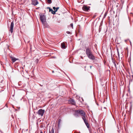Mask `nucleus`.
<instances>
[{
    "label": "nucleus",
    "mask_w": 133,
    "mask_h": 133,
    "mask_svg": "<svg viewBox=\"0 0 133 133\" xmlns=\"http://www.w3.org/2000/svg\"><path fill=\"white\" fill-rule=\"evenodd\" d=\"M70 26L72 28V29L73 28V24L72 23H71L70 24Z\"/></svg>",
    "instance_id": "19"
},
{
    "label": "nucleus",
    "mask_w": 133,
    "mask_h": 133,
    "mask_svg": "<svg viewBox=\"0 0 133 133\" xmlns=\"http://www.w3.org/2000/svg\"><path fill=\"white\" fill-rule=\"evenodd\" d=\"M14 23L13 22H11L10 25V32L11 33H12L13 32V29L14 27Z\"/></svg>",
    "instance_id": "7"
},
{
    "label": "nucleus",
    "mask_w": 133,
    "mask_h": 133,
    "mask_svg": "<svg viewBox=\"0 0 133 133\" xmlns=\"http://www.w3.org/2000/svg\"><path fill=\"white\" fill-rule=\"evenodd\" d=\"M82 57H81V58H82Z\"/></svg>",
    "instance_id": "29"
},
{
    "label": "nucleus",
    "mask_w": 133,
    "mask_h": 133,
    "mask_svg": "<svg viewBox=\"0 0 133 133\" xmlns=\"http://www.w3.org/2000/svg\"><path fill=\"white\" fill-rule=\"evenodd\" d=\"M61 48H66V46L65 45V44L64 43H61Z\"/></svg>",
    "instance_id": "12"
},
{
    "label": "nucleus",
    "mask_w": 133,
    "mask_h": 133,
    "mask_svg": "<svg viewBox=\"0 0 133 133\" xmlns=\"http://www.w3.org/2000/svg\"><path fill=\"white\" fill-rule=\"evenodd\" d=\"M66 33L67 34H71V32H70V31H66Z\"/></svg>",
    "instance_id": "15"
},
{
    "label": "nucleus",
    "mask_w": 133,
    "mask_h": 133,
    "mask_svg": "<svg viewBox=\"0 0 133 133\" xmlns=\"http://www.w3.org/2000/svg\"><path fill=\"white\" fill-rule=\"evenodd\" d=\"M53 8L54 10H56L55 9H56V8L55 7H53Z\"/></svg>",
    "instance_id": "22"
},
{
    "label": "nucleus",
    "mask_w": 133,
    "mask_h": 133,
    "mask_svg": "<svg viewBox=\"0 0 133 133\" xmlns=\"http://www.w3.org/2000/svg\"><path fill=\"white\" fill-rule=\"evenodd\" d=\"M49 133H51V132L50 131H49Z\"/></svg>",
    "instance_id": "27"
},
{
    "label": "nucleus",
    "mask_w": 133,
    "mask_h": 133,
    "mask_svg": "<svg viewBox=\"0 0 133 133\" xmlns=\"http://www.w3.org/2000/svg\"><path fill=\"white\" fill-rule=\"evenodd\" d=\"M47 8L48 9H49V12H51V13L53 14H55L56 11H53V10L51 9L50 8L48 7H47Z\"/></svg>",
    "instance_id": "10"
},
{
    "label": "nucleus",
    "mask_w": 133,
    "mask_h": 133,
    "mask_svg": "<svg viewBox=\"0 0 133 133\" xmlns=\"http://www.w3.org/2000/svg\"><path fill=\"white\" fill-rule=\"evenodd\" d=\"M69 102L70 103H71L73 105H75V101L73 99L69 100Z\"/></svg>",
    "instance_id": "11"
},
{
    "label": "nucleus",
    "mask_w": 133,
    "mask_h": 133,
    "mask_svg": "<svg viewBox=\"0 0 133 133\" xmlns=\"http://www.w3.org/2000/svg\"><path fill=\"white\" fill-rule=\"evenodd\" d=\"M45 110L42 109H40L37 112V113L39 115H40L41 116H42Z\"/></svg>",
    "instance_id": "5"
},
{
    "label": "nucleus",
    "mask_w": 133,
    "mask_h": 133,
    "mask_svg": "<svg viewBox=\"0 0 133 133\" xmlns=\"http://www.w3.org/2000/svg\"><path fill=\"white\" fill-rule=\"evenodd\" d=\"M10 58L11 59L13 63H14L18 59V58H16L14 57L11 56Z\"/></svg>",
    "instance_id": "9"
},
{
    "label": "nucleus",
    "mask_w": 133,
    "mask_h": 133,
    "mask_svg": "<svg viewBox=\"0 0 133 133\" xmlns=\"http://www.w3.org/2000/svg\"><path fill=\"white\" fill-rule=\"evenodd\" d=\"M112 62H113L114 64H115V61L114 60H113V58H112Z\"/></svg>",
    "instance_id": "17"
},
{
    "label": "nucleus",
    "mask_w": 133,
    "mask_h": 133,
    "mask_svg": "<svg viewBox=\"0 0 133 133\" xmlns=\"http://www.w3.org/2000/svg\"><path fill=\"white\" fill-rule=\"evenodd\" d=\"M112 62H113L114 64H115V61L114 60H113V58H112Z\"/></svg>",
    "instance_id": "18"
},
{
    "label": "nucleus",
    "mask_w": 133,
    "mask_h": 133,
    "mask_svg": "<svg viewBox=\"0 0 133 133\" xmlns=\"http://www.w3.org/2000/svg\"><path fill=\"white\" fill-rule=\"evenodd\" d=\"M61 119H59L58 121V125H59L60 124V123L61 122Z\"/></svg>",
    "instance_id": "20"
},
{
    "label": "nucleus",
    "mask_w": 133,
    "mask_h": 133,
    "mask_svg": "<svg viewBox=\"0 0 133 133\" xmlns=\"http://www.w3.org/2000/svg\"><path fill=\"white\" fill-rule=\"evenodd\" d=\"M48 3L49 4L51 3V0H48Z\"/></svg>",
    "instance_id": "14"
},
{
    "label": "nucleus",
    "mask_w": 133,
    "mask_h": 133,
    "mask_svg": "<svg viewBox=\"0 0 133 133\" xmlns=\"http://www.w3.org/2000/svg\"><path fill=\"white\" fill-rule=\"evenodd\" d=\"M39 17L42 24L45 25L46 22V18L45 15L42 14L39 15Z\"/></svg>",
    "instance_id": "2"
},
{
    "label": "nucleus",
    "mask_w": 133,
    "mask_h": 133,
    "mask_svg": "<svg viewBox=\"0 0 133 133\" xmlns=\"http://www.w3.org/2000/svg\"><path fill=\"white\" fill-rule=\"evenodd\" d=\"M114 65L115 67H116V68H117L116 67V63H115V64H114Z\"/></svg>",
    "instance_id": "23"
},
{
    "label": "nucleus",
    "mask_w": 133,
    "mask_h": 133,
    "mask_svg": "<svg viewBox=\"0 0 133 133\" xmlns=\"http://www.w3.org/2000/svg\"><path fill=\"white\" fill-rule=\"evenodd\" d=\"M85 53L88 58L92 60H95V57L93 55L90 49L87 48L86 49Z\"/></svg>",
    "instance_id": "1"
},
{
    "label": "nucleus",
    "mask_w": 133,
    "mask_h": 133,
    "mask_svg": "<svg viewBox=\"0 0 133 133\" xmlns=\"http://www.w3.org/2000/svg\"><path fill=\"white\" fill-rule=\"evenodd\" d=\"M59 9V7H57L56 8V10H55V11H56V12L57 11V10L58 9Z\"/></svg>",
    "instance_id": "21"
},
{
    "label": "nucleus",
    "mask_w": 133,
    "mask_h": 133,
    "mask_svg": "<svg viewBox=\"0 0 133 133\" xmlns=\"http://www.w3.org/2000/svg\"><path fill=\"white\" fill-rule=\"evenodd\" d=\"M81 99H82V100L83 101V99L82 98H81Z\"/></svg>",
    "instance_id": "28"
},
{
    "label": "nucleus",
    "mask_w": 133,
    "mask_h": 133,
    "mask_svg": "<svg viewBox=\"0 0 133 133\" xmlns=\"http://www.w3.org/2000/svg\"><path fill=\"white\" fill-rule=\"evenodd\" d=\"M38 3V2L37 0H32V1L31 4L34 6L37 5Z\"/></svg>",
    "instance_id": "6"
},
{
    "label": "nucleus",
    "mask_w": 133,
    "mask_h": 133,
    "mask_svg": "<svg viewBox=\"0 0 133 133\" xmlns=\"http://www.w3.org/2000/svg\"><path fill=\"white\" fill-rule=\"evenodd\" d=\"M40 133H43V132H42V131H40Z\"/></svg>",
    "instance_id": "26"
},
{
    "label": "nucleus",
    "mask_w": 133,
    "mask_h": 133,
    "mask_svg": "<svg viewBox=\"0 0 133 133\" xmlns=\"http://www.w3.org/2000/svg\"><path fill=\"white\" fill-rule=\"evenodd\" d=\"M117 53H118V57H119V52L118 50V49H117Z\"/></svg>",
    "instance_id": "16"
},
{
    "label": "nucleus",
    "mask_w": 133,
    "mask_h": 133,
    "mask_svg": "<svg viewBox=\"0 0 133 133\" xmlns=\"http://www.w3.org/2000/svg\"><path fill=\"white\" fill-rule=\"evenodd\" d=\"M75 113L80 114L82 117H85V114L84 112L82 110H78L76 111Z\"/></svg>",
    "instance_id": "3"
},
{
    "label": "nucleus",
    "mask_w": 133,
    "mask_h": 133,
    "mask_svg": "<svg viewBox=\"0 0 133 133\" xmlns=\"http://www.w3.org/2000/svg\"><path fill=\"white\" fill-rule=\"evenodd\" d=\"M82 118L83 119L85 123V124L87 126V127L88 128L89 125L87 121V120H86V117H82Z\"/></svg>",
    "instance_id": "8"
},
{
    "label": "nucleus",
    "mask_w": 133,
    "mask_h": 133,
    "mask_svg": "<svg viewBox=\"0 0 133 133\" xmlns=\"http://www.w3.org/2000/svg\"><path fill=\"white\" fill-rule=\"evenodd\" d=\"M90 6L84 5L82 7L83 10L85 11H89L90 10Z\"/></svg>",
    "instance_id": "4"
},
{
    "label": "nucleus",
    "mask_w": 133,
    "mask_h": 133,
    "mask_svg": "<svg viewBox=\"0 0 133 133\" xmlns=\"http://www.w3.org/2000/svg\"><path fill=\"white\" fill-rule=\"evenodd\" d=\"M36 61L37 62V63H38V59H36Z\"/></svg>",
    "instance_id": "24"
},
{
    "label": "nucleus",
    "mask_w": 133,
    "mask_h": 133,
    "mask_svg": "<svg viewBox=\"0 0 133 133\" xmlns=\"http://www.w3.org/2000/svg\"><path fill=\"white\" fill-rule=\"evenodd\" d=\"M51 133H54V128L53 127L52 128V129L51 130Z\"/></svg>",
    "instance_id": "13"
},
{
    "label": "nucleus",
    "mask_w": 133,
    "mask_h": 133,
    "mask_svg": "<svg viewBox=\"0 0 133 133\" xmlns=\"http://www.w3.org/2000/svg\"><path fill=\"white\" fill-rule=\"evenodd\" d=\"M101 30V29L100 28H99V32Z\"/></svg>",
    "instance_id": "25"
}]
</instances>
